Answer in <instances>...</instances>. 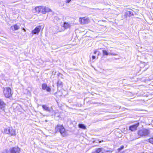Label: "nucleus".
I'll return each instance as SVG.
<instances>
[{
	"mask_svg": "<svg viewBox=\"0 0 153 153\" xmlns=\"http://www.w3.org/2000/svg\"><path fill=\"white\" fill-rule=\"evenodd\" d=\"M4 133L10 135L11 136H15L16 135V130L12 127H8L4 129Z\"/></svg>",
	"mask_w": 153,
	"mask_h": 153,
	"instance_id": "f257e3e1",
	"label": "nucleus"
},
{
	"mask_svg": "<svg viewBox=\"0 0 153 153\" xmlns=\"http://www.w3.org/2000/svg\"><path fill=\"white\" fill-rule=\"evenodd\" d=\"M150 129L143 128L138 131V134L140 136H146L149 135L150 134Z\"/></svg>",
	"mask_w": 153,
	"mask_h": 153,
	"instance_id": "f03ea898",
	"label": "nucleus"
},
{
	"mask_svg": "<svg viewBox=\"0 0 153 153\" xmlns=\"http://www.w3.org/2000/svg\"><path fill=\"white\" fill-rule=\"evenodd\" d=\"M3 92L4 96L7 98L10 97L12 94L11 89L9 87L4 88Z\"/></svg>",
	"mask_w": 153,
	"mask_h": 153,
	"instance_id": "7ed1b4c3",
	"label": "nucleus"
},
{
	"mask_svg": "<svg viewBox=\"0 0 153 153\" xmlns=\"http://www.w3.org/2000/svg\"><path fill=\"white\" fill-rule=\"evenodd\" d=\"M56 129L59 130L61 135L63 136H65L67 134L65 131V129L61 125H58L56 128Z\"/></svg>",
	"mask_w": 153,
	"mask_h": 153,
	"instance_id": "20e7f679",
	"label": "nucleus"
},
{
	"mask_svg": "<svg viewBox=\"0 0 153 153\" xmlns=\"http://www.w3.org/2000/svg\"><path fill=\"white\" fill-rule=\"evenodd\" d=\"M71 26L72 25L71 23L68 22H65L63 26L64 28L63 29H59L57 31L61 32L62 31H64L65 29L70 28Z\"/></svg>",
	"mask_w": 153,
	"mask_h": 153,
	"instance_id": "39448f33",
	"label": "nucleus"
},
{
	"mask_svg": "<svg viewBox=\"0 0 153 153\" xmlns=\"http://www.w3.org/2000/svg\"><path fill=\"white\" fill-rule=\"evenodd\" d=\"M79 21L82 24H84L88 23L89 21V20L88 18H80L79 19Z\"/></svg>",
	"mask_w": 153,
	"mask_h": 153,
	"instance_id": "423d86ee",
	"label": "nucleus"
},
{
	"mask_svg": "<svg viewBox=\"0 0 153 153\" xmlns=\"http://www.w3.org/2000/svg\"><path fill=\"white\" fill-rule=\"evenodd\" d=\"M10 149L12 153H19L20 150V149L17 147H13Z\"/></svg>",
	"mask_w": 153,
	"mask_h": 153,
	"instance_id": "0eeeda50",
	"label": "nucleus"
},
{
	"mask_svg": "<svg viewBox=\"0 0 153 153\" xmlns=\"http://www.w3.org/2000/svg\"><path fill=\"white\" fill-rule=\"evenodd\" d=\"M41 29L40 26H37L32 31V33L34 34H38L40 32Z\"/></svg>",
	"mask_w": 153,
	"mask_h": 153,
	"instance_id": "6e6552de",
	"label": "nucleus"
},
{
	"mask_svg": "<svg viewBox=\"0 0 153 153\" xmlns=\"http://www.w3.org/2000/svg\"><path fill=\"white\" fill-rule=\"evenodd\" d=\"M139 125V123H137L129 127V130L131 131H134L136 130L137 127Z\"/></svg>",
	"mask_w": 153,
	"mask_h": 153,
	"instance_id": "1a4fd4ad",
	"label": "nucleus"
},
{
	"mask_svg": "<svg viewBox=\"0 0 153 153\" xmlns=\"http://www.w3.org/2000/svg\"><path fill=\"white\" fill-rule=\"evenodd\" d=\"M104 151L102 148H97L95 149L93 151L92 153H103Z\"/></svg>",
	"mask_w": 153,
	"mask_h": 153,
	"instance_id": "9d476101",
	"label": "nucleus"
},
{
	"mask_svg": "<svg viewBox=\"0 0 153 153\" xmlns=\"http://www.w3.org/2000/svg\"><path fill=\"white\" fill-rule=\"evenodd\" d=\"M42 88L43 89L46 90L47 91L50 92L51 90V88L47 86V85L45 84H43L42 85Z\"/></svg>",
	"mask_w": 153,
	"mask_h": 153,
	"instance_id": "9b49d317",
	"label": "nucleus"
},
{
	"mask_svg": "<svg viewBox=\"0 0 153 153\" xmlns=\"http://www.w3.org/2000/svg\"><path fill=\"white\" fill-rule=\"evenodd\" d=\"M102 51L103 55L104 56H105V55L108 56V55H111L115 56V55H116V54H115V53H108V51L106 50H102Z\"/></svg>",
	"mask_w": 153,
	"mask_h": 153,
	"instance_id": "f8f14e48",
	"label": "nucleus"
},
{
	"mask_svg": "<svg viewBox=\"0 0 153 153\" xmlns=\"http://www.w3.org/2000/svg\"><path fill=\"white\" fill-rule=\"evenodd\" d=\"M20 28V26L17 24H15L11 27L10 28L13 30H18Z\"/></svg>",
	"mask_w": 153,
	"mask_h": 153,
	"instance_id": "ddd939ff",
	"label": "nucleus"
},
{
	"mask_svg": "<svg viewBox=\"0 0 153 153\" xmlns=\"http://www.w3.org/2000/svg\"><path fill=\"white\" fill-rule=\"evenodd\" d=\"M5 103L2 100L0 99V108L2 109L5 107Z\"/></svg>",
	"mask_w": 153,
	"mask_h": 153,
	"instance_id": "4468645a",
	"label": "nucleus"
},
{
	"mask_svg": "<svg viewBox=\"0 0 153 153\" xmlns=\"http://www.w3.org/2000/svg\"><path fill=\"white\" fill-rule=\"evenodd\" d=\"M42 107L44 110L50 112L51 111L50 108L45 105H42Z\"/></svg>",
	"mask_w": 153,
	"mask_h": 153,
	"instance_id": "2eb2a0df",
	"label": "nucleus"
},
{
	"mask_svg": "<svg viewBox=\"0 0 153 153\" xmlns=\"http://www.w3.org/2000/svg\"><path fill=\"white\" fill-rule=\"evenodd\" d=\"M45 7L43 6H40V12L45 13Z\"/></svg>",
	"mask_w": 153,
	"mask_h": 153,
	"instance_id": "dca6fc26",
	"label": "nucleus"
},
{
	"mask_svg": "<svg viewBox=\"0 0 153 153\" xmlns=\"http://www.w3.org/2000/svg\"><path fill=\"white\" fill-rule=\"evenodd\" d=\"M78 126L79 128L83 129H85L86 128L85 126L83 124H79L78 125Z\"/></svg>",
	"mask_w": 153,
	"mask_h": 153,
	"instance_id": "f3484780",
	"label": "nucleus"
},
{
	"mask_svg": "<svg viewBox=\"0 0 153 153\" xmlns=\"http://www.w3.org/2000/svg\"><path fill=\"white\" fill-rule=\"evenodd\" d=\"M40 6L36 7L35 8L36 12L38 13H40Z\"/></svg>",
	"mask_w": 153,
	"mask_h": 153,
	"instance_id": "a211bd4d",
	"label": "nucleus"
},
{
	"mask_svg": "<svg viewBox=\"0 0 153 153\" xmlns=\"http://www.w3.org/2000/svg\"><path fill=\"white\" fill-rule=\"evenodd\" d=\"M57 86H58L62 87V83L60 81H58L57 82Z\"/></svg>",
	"mask_w": 153,
	"mask_h": 153,
	"instance_id": "6ab92c4d",
	"label": "nucleus"
},
{
	"mask_svg": "<svg viewBox=\"0 0 153 153\" xmlns=\"http://www.w3.org/2000/svg\"><path fill=\"white\" fill-rule=\"evenodd\" d=\"M132 14V13L130 11H127L126 13V15L128 16H131Z\"/></svg>",
	"mask_w": 153,
	"mask_h": 153,
	"instance_id": "aec40b11",
	"label": "nucleus"
},
{
	"mask_svg": "<svg viewBox=\"0 0 153 153\" xmlns=\"http://www.w3.org/2000/svg\"><path fill=\"white\" fill-rule=\"evenodd\" d=\"M149 142L153 144V138H151L148 140Z\"/></svg>",
	"mask_w": 153,
	"mask_h": 153,
	"instance_id": "412c9836",
	"label": "nucleus"
},
{
	"mask_svg": "<svg viewBox=\"0 0 153 153\" xmlns=\"http://www.w3.org/2000/svg\"><path fill=\"white\" fill-rule=\"evenodd\" d=\"M45 13L46 12H49L51 11V9L47 7H45Z\"/></svg>",
	"mask_w": 153,
	"mask_h": 153,
	"instance_id": "4be33fe9",
	"label": "nucleus"
},
{
	"mask_svg": "<svg viewBox=\"0 0 153 153\" xmlns=\"http://www.w3.org/2000/svg\"><path fill=\"white\" fill-rule=\"evenodd\" d=\"M2 153H12L10 149L9 150H5Z\"/></svg>",
	"mask_w": 153,
	"mask_h": 153,
	"instance_id": "5701e85b",
	"label": "nucleus"
},
{
	"mask_svg": "<svg viewBox=\"0 0 153 153\" xmlns=\"http://www.w3.org/2000/svg\"><path fill=\"white\" fill-rule=\"evenodd\" d=\"M124 148V146H122L120 148H119L118 149V150L119 151H120V150H121L122 149H123V148Z\"/></svg>",
	"mask_w": 153,
	"mask_h": 153,
	"instance_id": "b1692460",
	"label": "nucleus"
},
{
	"mask_svg": "<svg viewBox=\"0 0 153 153\" xmlns=\"http://www.w3.org/2000/svg\"><path fill=\"white\" fill-rule=\"evenodd\" d=\"M71 1V0H66V3H69L70 1Z\"/></svg>",
	"mask_w": 153,
	"mask_h": 153,
	"instance_id": "393cba45",
	"label": "nucleus"
},
{
	"mask_svg": "<svg viewBox=\"0 0 153 153\" xmlns=\"http://www.w3.org/2000/svg\"><path fill=\"white\" fill-rule=\"evenodd\" d=\"M97 52V50L95 51H94V54H96Z\"/></svg>",
	"mask_w": 153,
	"mask_h": 153,
	"instance_id": "a878e982",
	"label": "nucleus"
},
{
	"mask_svg": "<svg viewBox=\"0 0 153 153\" xmlns=\"http://www.w3.org/2000/svg\"><path fill=\"white\" fill-rule=\"evenodd\" d=\"M96 57L95 56H92V58L93 59H94Z\"/></svg>",
	"mask_w": 153,
	"mask_h": 153,
	"instance_id": "bb28decb",
	"label": "nucleus"
},
{
	"mask_svg": "<svg viewBox=\"0 0 153 153\" xmlns=\"http://www.w3.org/2000/svg\"><path fill=\"white\" fill-rule=\"evenodd\" d=\"M23 30H24V31H25V32L26 31V30H25V29H24V28H23Z\"/></svg>",
	"mask_w": 153,
	"mask_h": 153,
	"instance_id": "cd10ccee",
	"label": "nucleus"
},
{
	"mask_svg": "<svg viewBox=\"0 0 153 153\" xmlns=\"http://www.w3.org/2000/svg\"><path fill=\"white\" fill-rule=\"evenodd\" d=\"M99 55H100V53H98V56H99Z\"/></svg>",
	"mask_w": 153,
	"mask_h": 153,
	"instance_id": "c85d7f7f",
	"label": "nucleus"
},
{
	"mask_svg": "<svg viewBox=\"0 0 153 153\" xmlns=\"http://www.w3.org/2000/svg\"><path fill=\"white\" fill-rule=\"evenodd\" d=\"M97 52L99 53V51L97 50Z\"/></svg>",
	"mask_w": 153,
	"mask_h": 153,
	"instance_id": "c756f323",
	"label": "nucleus"
}]
</instances>
